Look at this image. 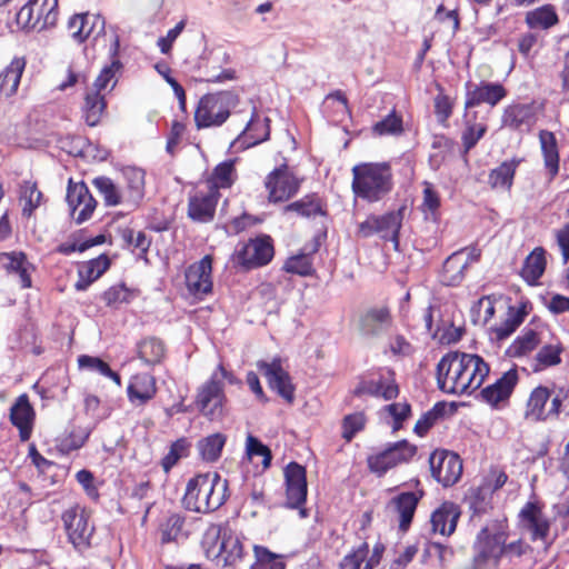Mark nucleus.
I'll return each instance as SVG.
<instances>
[{
	"mask_svg": "<svg viewBox=\"0 0 569 569\" xmlns=\"http://www.w3.org/2000/svg\"><path fill=\"white\" fill-rule=\"evenodd\" d=\"M355 397L365 395L382 398L385 400H393L399 396V386L396 381V372L393 369H380L377 378L361 380L352 391Z\"/></svg>",
	"mask_w": 569,
	"mask_h": 569,
	"instance_id": "obj_23",
	"label": "nucleus"
},
{
	"mask_svg": "<svg viewBox=\"0 0 569 569\" xmlns=\"http://www.w3.org/2000/svg\"><path fill=\"white\" fill-rule=\"evenodd\" d=\"M284 216H295L299 218H317L328 216V206L326 200L318 193L312 192L302 198L286 204L282 208Z\"/></svg>",
	"mask_w": 569,
	"mask_h": 569,
	"instance_id": "obj_31",
	"label": "nucleus"
},
{
	"mask_svg": "<svg viewBox=\"0 0 569 569\" xmlns=\"http://www.w3.org/2000/svg\"><path fill=\"white\" fill-rule=\"evenodd\" d=\"M0 263L9 274H17L21 288H31V272L34 270L27 254L22 251L0 252Z\"/></svg>",
	"mask_w": 569,
	"mask_h": 569,
	"instance_id": "obj_37",
	"label": "nucleus"
},
{
	"mask_svg": "<svg viewBox=\"0 0 569 569\" xmlns=\"http://www.w3.org/2000/svg\"><path fill=\"white\" fill-rule=\"evenodd\" d=\"M565 346L559 338L555 342L543 345L535 355L532 362V371L540 372L551 367H557L562 361Z\"/></svg>",
	"mask_w": 569,
	"mask_h": 569,
	"instance_id": "obj_47",
	"label": "nucleus"
},
{
	"mask_svg": "<svg viewBox=\"0 0 569 569\" xmlns=\"http://www.w3.org/2000/svg\"><path fill=\"white\" fill-rule=\"evenodd\" d=\"M136 293V290L128 288L126 283L121 282L103 291L101 299L107 307L117 309L122 303H130Z\"/></svg>",
	"mask_w": 569,
	"mask_h": 569,
	"instance_id": "obj_59",
	"label": "nucleus"
},
{
	"mask_svg": "<svg viewBox=\"0 0 569 569\" xmlns=\"http://www.w3.org/2000/svg\"><path fill=\"white\" fill-rule=\"evenodd\" d=\"M547 269V250L543 247H536L525 258L519 276L531 287L538 286Z\"/></svg>",
	"mask_w": 569,
	"mask_h": 569,
	"instance_id": "obj_39",
	"label": "nucleus"
},
{
	"mask_svg": "<svg viewBox=\"0 0 569 569\" xmlns=\"http://www.w3.org/2000/svg\"><path fill=\"white\" fill-rule=\"evenodd\" d=\"M184 281L189 293L198 299L212 291V257L206 254L191 263L184 272Z\"/></svg>",
	"mask_w": 569,
	"mask_h": 569,
	"instance_id": "obj_25",
	"label": "nucleus"
},
{
	"mask_svg": "<svg viewBox=\"0 0 569 569\" xmlns=\"http://www.w3.org/2000/svg\"><path fill=\"white\" fill-rule=\"evenodd\" d=\"M423 496V489L403 491L392 497L386 505V511L391 520L398 523L400 531L407 532L410 529L418 505Z\"/></svg>",
	"mask_w": 569,
	"mask_h": 569,
	"instance_id": "obj_18",
	"label": "nucleus"
},
{
	"mask_svg": "<svg viewBox=\"0 0 569 569\" xmlns=\"http://www.w3.org/2000/svg\"><path fill=\"white\" fill-rule=\"evenodd\" d=\"M124 184L121 187L126 197V204L137 207L144 196V171L136 167H128L122 172Z\"/></svg>",
	"mask_w": 569,
	"mask_h": 569,
	"instance_id": "obj_45",
	"label": "nucleus"
},
{
	"mask_svg": "<svg viewBox=\"0 0 569 569\" xmlns=\"http://www.w3.org/2000/svg\"><path fill=\"white\" fill-rule=\"evenodd\" d=\"M518 382V369L517 366H513L493 383L483 388L480 392L481 398L491 407L498 408L501 403L509 401Z\"/></svg>",
	"mask_w": 569,
	"mask_h": 569,
	"instance_id": "obj_28",
	"label": "nucleus"
},
{
	"mask_svg": "<svg viewBox=\"0 0 569 569\" xmlns=\"http://www.w3.org/2000/svg\"><path fill=\"white\" fill-rule=\"evenodd\" d=\"M157 380L147 372L136 373L130 378L127 387L129 401L134 406H144L157 395Z\"/></svg>",
	"mask_w": 569,
	"mask_h": 569,
	"instance_id": "obj_33",
	"label": "nucleus"
},
{
	"mask_svg": "<svg viewBox=\"0 0 569 569\" xmlns=\"http://www.w3.org/2000/svg\"><path fill=\"white\" fill-rule=\"evenodd\" d=\"M156 532L162 546L183 542L191 536L188 517L180 511L163 512L158 518Z\"/></svg>",
	"mask_w": 569,
	"mask_h": 569,
	"instance_id": "obj_22",
	"label": "nucleus"
},
{
	"mask_svg": "<svg viewBox=\"0 0 569 569\" xmlns=\"http://www.w3.org/2000/svg\"><path fill=\"white\" fill-rule=\"evenodd\" d=\"M66 201L71 219L78 224L91 219L98 206L86 182L72 178L68 180Z\"/></svg>",
	"mask_w": 569,
	"mask_h": 569,
	"instance_id": "obj_16",
	"label": "nucleus"
},
{
	"mask_svg": "<svg viewBox=\"0 0 569 569\" xmlns=\"http://www.w3.org/2000/svg\"><path fill=\"white\" fill-rule=\"evenodd\" d=\"M120 52V37L113 33L110 40L109 54L111 62L106 66L94 81V88L97 91L104 90L109 83L114 79L116 74L122 69V63L119 59Z\"/></svg>",
	"mask_w": 569,
	"mask_h": 569,
	"instance_id": "obj_48",
	"label": "nucleus"
},
{
	"mask_svg": "<svg viewBox=\"0 0 569 569\" xmlns=\"http://www.w3.org/2000/svg\"><path fill=\"white\" fill-rule=\"evenodd\" d=\"M222 526L219 523H210L204 530L201 539V547L206 552L208 559L218 558L221 555Z\"/></svg>",
	"mask_w": 569,
	"mask_h": 569,
	"instance_id": "obj_61",
	"label": "nucleus"
},
{
	"mask_svg": "<svg viewBox=\"0 0 569 569\" xmlns=\"http://www.w3.org/2000/svg\"><path fill=\"white\" fill-rule=\"evenodd\" d=\"M92 184L103 198L106 206L116 207L121 203H126V197L122 192V188L117 186L111 178L106 176L96 177L92 180Z\"/></svg>",
	"mask_w": 569,
	"mask_h": 569,
	"instance_id": "obj_52",
	"label": "nucleus"
},
{
	"mask_svg": "<svg viewBox=\"0 0 569 569\" xmlns=\"http://www.w3.org/2000/svg\"><path fill=\"white\" fill-rule=\"evenodd\" d=\"M543 110L545 104L537 100L530 102L512 101L502 109L500 127L512 132L530 133Z\"/></svg>",
	"mask_w": 569,
	"mask_h": 569,
	"instance_id": "obj_8",
	"label": "nucleus"
},
{
	"mask_svg": "<svg viewBox=\"0 0 569 569\" xmlns=\"http://www.w3.org/2000/svg\"><path fill=\"white\" fill-rule=\"evenodd\" d=\"M465 109H472L481 104H487L490 108L497 107L508 96L507 88L500 82L480 81L473 83L467 81L465 84Z\"/></svg>",
	"mask_w": 569,
	"mask_h": 569,
	"instance_id": "obj_19",
	"label": "nucleus"
},
{
	"mask_svg": "<svg viewBox=\"0 0 569 569\" xmlns=\"http://www.w3.org/2000/svg\"><path fill=\"white\" fill-rule=\"evenodd\" d=\"M431 476L443 487H451L462 475V460L448 450H435L429 458Z\"/></svg>",
	"mask_w": 569,
	"mask_h": 569,
	"instance_id": "obj_20",
	"label": "nucleus"
},
{
	"mask_svg": "<svg viewBox=\"0 0 569 569\" xmlns=\"http://www.w3.org/2000/svg\"><path fill=\"white\" fill-rule=\"evenodd\" d=\"M286 507L298 509L301 518L308 517L305 508L308 496L307 470L296 462H289L284 468Z\"/></svg>",
	"mask_w": 569,
	"mask_h": 569,
	"instance_id": "obj_13",
	"label": "nucleus"
},
{
	"mask_svg": "<svg viewBox=\"0 0 569 569\" xmlns=\"http://www.w3.org/2000/svg\"><path fill=\"white\" fill-rule=\"evenodd\" d=\"M392 323L391 309L388 306H375L359 316L358 329L362 336L373 338L388 330Z\"/></svg>",
	"mask_w": 569,
	"mask_h": 569,
	"instance_id": "obj_29",
	"label": "nucleus"
},
{
	"mask_svg": "<svg viewBox=\"0 0 569 569\" xmlns=\"http://www.w3.org/2000/svg\"><path fill=\"white\" fill-rule=\"evenodd\" d=\"M237 180V170L232 160L218 163L204 179V186L216 193L230 189Z\"/></svg>",
	"mask_w": 569,
	"mask_h": 569,
	"instance_id": "obj_46",
	"label": "nucleus"
},
{
	"mask_svg": "<svg viewBox=\"0 0 569 569\" xmlns=\"http://www.w3.org/2000/svg\"><path fill=\"white\" fill-rule=\"evenodd\" d=\"M221 193H216L204 186L197 187L188 197L187 216L198 223H209L214 219Z\"/></svg>",
	"mask_w": 569,
	"mask_h": 569,
	"instance_id": "obj_21",
	"label": "nucleus"
},
{
	"mask_svg": "<svg viewBox=\"0 0 569 569\" xmlns=\"http://www.w3.org/2000/svg\"><path fill=\"white\" fill-rule=\"evenodd\" d=\"M226 436L222 433H213L199 442L200 456L208 462L217 461L222 452L226 443Z\"/></svg>",
	"mask_w": 569,
	"mask_h": 569,
	"instance_id": "obj_62",
	"label": "nucleus"
},
{
	"mask_svg": "<svg viewBox=\"0 0 569 569\" xmlns=\"http://www.w3.org/2000/svg\"><path fill=\"white\" fill-rule=\"evenodd\" d=\"M383 353L396 359H403L415 353V347L403 335L395 333L389 336Z\"/></svg>",
	"mask_w": 569,
	"mask_h": 569,
	"instance_id": "obj_64",
	"label": "nucleus"
},
{
	"mask_svg": "<svg viewBox=\"0 0 569 569\" xmlns=\"http://www.w3.org/2000/svg\"><path fill=\"white\" fill-rule=\"evenodd\" d=\"M468 270V261L465 260V249H460L451 253L443 262L439 273V280L443 286H459Z\"/></svg>",
	"mask_w": 569,
	"mask_h": 569,
	"instance_id": "obj_40",
	"label": "nucleus"
},
{
	"mask_svg": "<svg viewBox=\"0 0 569 569\" xmlns=\"http://www.w3.org/2000/svg\"><path fill=\"white\" fill-rule=\"evenodd\" d=\"M61 521L68 542L78 552H84L92 547L96 526L90 509L73 503L62 511Z\"/></svg>",
	"mask_w": 569,
	"mask_h": 569,
	"instance_id": "obj_5",
	"label": "nucleus"
},
{
	"mask_svg": "<svg viewBox=\"0 0 569 569\" xmlns=\"http://www.w3.org/2000/svg\"><path fill=\"white\" fill-rule=\"evenodd\" d=\"M538 139L548 181L551 182L558 176L560 170L558 141L555 133L546 129L539 131Z\"/></svg>",
	"mask_w": 569,
	"mask_h": 569,
	"instance_id": "obj_36",
	"label": "nucleus"
},
{
	"mask_svg": "<svg viewBox=\"0 0 569 569\" xmlns=\"http://www.w3.org/2000/svg\"><path fill=\"white\" fill-rule=\"evenodd\" d=\"M522 529L530 533L532 541H546L551 529V520L545 513V502L535 499L527 501L518 513Z\"/></svg>",
	"mask_w": 569,
	"mask_h": 569,
	"instance_id": "obj_17",
	"label": "nucleus"
},
{
	"mask_svg": "<svg viewBox=\"0 0 569 569\" xmlns=\"http://www.w3.org/2000/svg\"><path fill=\"white\" fill-rule=\"evenodd\" d=\"M243 110V112H248L249 118L246 127L238 136V141L247 147H253L266 141L270 136L269 118H262L252 101H249Z\"/></svg>",
	"mask_w": 569,
	"mask_h": 569,
	"instance_id": "obj_27",
	"label": "nucleus"
},
{
	"mask_svg": "<svg viewBox=\"0 0 569 569\" xmlns=\"http://www.w3.org/2000/svg\"><path fill=\"white\" fill-rule=\"evenodd\" d=\"M563 408V398L547 386L535 387L526 401L523 418L533 423L558 420Z\"/></svg>",
	"mask_w": 569,
	"mask_h": 569,
	"instance_id": "obj_6",
	"label": "nucleus"
},
{
	"mask_svg": "<svg viewBox=\"0 0 569 569\" xmlns=\"http://www.w3.org/2000/svg\"><path fill=\"white\" fill-rule=\"evenodd\" d=\"M508 481V475L499 467H491L488 475L483 478L481 485L476 489L475 496L485 500L487 495H493L500 490Z\"/></svg>",
	"mask_w": 569,
	"mask_h": 569,
	"instance_id": "obj_55",
	"label": "nucleus"
},
{
	"mask_svg": "<svg viewBox=\"0 0 569 569\" xmlns=\"http://www.w3.org/2000/svg\"><path fill=\"white\" fill-rule=\"evenodd\" d=\"M368 418L365 411H356L346 415L341 420V438L350 443L353 438L366 429Z\"/></svg>",
	"mask_w": 569,
	"mask_h": 569,
	"instance_id": "obj_58",
	"label": "nucleus"
},
{
	"mask_svg": "<svg viewBox=\"0 0 569 569\" xmlns=\"http://www.w3.org/2000/svg\"><path fill=\"white\" fill-rule=\"evenodd\" d=\"M59 18L58 0H29L17 13L23 29L44 30L54 27Z\"/></svg>",
	"mask_w": 569,
	"mask_h": 569,
	"instance_id": "obj_11",
	"label": "nucleus"
},
{
	"mask_svg": "<svg viewBox=\"0 0 569 569\" xmlns=\"http://www.w3.org/2000/svg\"><path fill=\"white\" fill-rule=\"evenodd\" d=\"M405 210L406 207L402 206L398 210L389 211L380 216L372 213V222L375 223L377 234L385 241L393 242L395 248L399 246Z\"/></svg>",
	"mask_w": 569,
	"mask_h": 569,
	"instance_id": "obj_34",
	"label": "nucleus"
},
{
	"mask_svg": "<svg viewBox=\"0 0 569 569\" xmlns=\"http://www.w3.org/2000/svg\"><path fill=\"white\" fill-rule=\"evenodd\" d=\"M417 446L407 440L389 443L386 448L367 456L366 462L369 472L378 478L389 470L410 462L417 455Z\"/></svg>",
	"mask_w": 569,
	"mask_h": 569,
	"instance_id": "obj_7",
	"label": "nucleus"
},
{
	"mask_svg": "<svg viewBox=\"0 0 569 569\" xmlns=\"http://www.w3.org/2000/svg\"><path fill=\"white\" fill-rule=\"evenodd\" d=\"M90 432L78 425L70 423L63 432L54 439L56 450L63 456L81 449L88 441Z\"/></svg>",
	"mask_w": 569,
	"mask_h": 569,
	"instance_id": "obj_44",
	"label": "nucleus"
},
{
	"mask_svg": "<svg viewBox=\"0 0 569 569\" xmlns=\"http://www.w3.org/2000/svg\"><path fill=\"white\" fill-rule=\"evenodd\" d=\"M256 366L266 378L269 388L277 392L288 405H292L296 399V386L290 373L283 368L282 359L274 357L271 361L259 360Z\"/></svg>",
	"mask_w": 569,
	"mask_h": 569,
	"instance_id": "obj_14",
	"label": "nucleus"
},
{
	"mask_svg": "<svg viewBox=\"0 0 569 569\" xmlns=\"http://www.w3.org/2000/svg\"><path fill=\"white\" fill-rule=\"evenodd\" d=\"M461 516L460 507L452 501H443L430 517L431 530L435 533L450 537L457 528Z\"/></svg>",
	"mask_w": 569,
	"mask_h": 569,
	"instance_id": "obj_32",
	"label": "nucleus"
},
{
	"mask_svg": "<svg viewBox=\"0 0 569 569\" xmlns=\"http://www.w3.org/2000/svg\"><path fill=\"white\" fill-rule=\"evenodd\" d=\"M106 21L100 14L76 13L68 21V31L72 39L82 43L90 37H98L104 31Z\"/></svg>",
	"mask_w": 569,
	"mask_h": 569,
	"instance_id": "obj_30",
	"label": "nucleus"
},
{
	"mask_svg": "<svg viewBox=\"0 0 569 569\" xmlns=\"http://www.w3.org/2000/svg\"><path fill=\"white\" fill-rule=\"evenodd\" d=\"M490 372L482 357L461 351H449L437 365L438 388L449 395H471L478 390Z\"/></svg>",
	"mask_w": 569,
	"mask_h": 569,
	"instance_id": "obj_1",
	"label": "nucleus"
},
{
	"mask_svg": "<svg viewBox=\"0 0 569 569\" xmlns=\"http://www.w3.org/2000/svg\"><path fill=\"white\" fill-rule=\"evenodd\" d=\"M273 257L272 238L268 234H261L239 244L232 254V262L248 271L267 266Z\"/></svg>",
	"mask_w": 569,
	"mask_h": 569,
	"instance_id": "obj_9",
	"label": "nucleus"
},
{
	"mask_svg": "<svg viewBox=\"0 0 569 569\" xmlns=\"http://www.w3.org/2000/svg\"><path fill=\"white\" fill-rule=\"evenodd\" d=\"M507 538L508 533L502 529L492 530L489 526L481 528L472 545V558L490 562L500 568L505 556L503 542L507 541Z\"/></svg>",
	"mask_w": 569,
	"mask_h": 569,
	"instance_id": "obj_15",
	"label": "nucleus"
},
{
	"mask_svg": "<svg viewBox=\"0 0 569 569\" xmlns=\"http://www.w3.org/2000/svg\"><path fill=\"white\" fill-rule=\"evenodd\" d=\"M525 21L530 29L548 30L559 23L555 6L543 4L526 13Z\"/></svg>",
	"mask_w": 569,
	"mask_h": 569,
	"instance_id": "obj_51",
	"label": "nucleus"
},
{
	"mask_svg": "<svg viewBox=\"0 0 569 569\" xmlns=\"http://www.w3.org/2000/svg\"><path fill=\"white\" fill-rule=\"evenodd\" d=\"M227 401L223 382L212 375L198 388L193 403L203 417L219 421L226 415Z\"/></svg>",
	"mask_w": 569,
	"mask_h": 569,
	"instance_id": "obj_10",
	"label": "nucleus"
},
{
	"mask_svg": "<svg viewBox=\"0 0 569 569\" xmlns=\"http://www.w3.org/2000/svg\"><path fill=\"white\" fill-rule=\"evenodd\" d=\"M227 499L228 481L218 472H207L188 480L181 503L188 511L210 513L218 510Z\"/></svg>",
	"mask_w": 569,
	"mask_h": 569,
	"instance_id": "obj_2",
	"label": "nucleus"
},
{
	"mask_svg": "<svg viewBox=\"0 0 569 569\" xmlns=\"http://www.w3.org/2000/svg\"><path fill=\"white\" fill-rule=\"evenodd\" d=\"M138 358L148 367L162 365L168 356V347L164 340L156 336L142 338L137 343Z\"/></svg>",
	"mask_w": 569,
	"mask_h": 569,
	"instance_id": "obj_41",
	"label": "nucleus"
},
{
	"mask_svg": "<svg viewBox=\"0 0 569 569\" xmlns=\"http://www.w3.org/2000/svg\"><path fill=\"white\" fill-rule=\"evenodd\" d=\"M24 58H14L0 72V93L10 97L14 94L19 88L22 73L26 68Z\"/></svg>",
	"mask_w": 569,
	"mask_h": 569,
	"instance_id": "obj_49",
	"label": "nucleus"
},
{
	"mask_svg": "<svg viewBox=\"0 0 569 569\" xmlns=\"http://www.w3.org/2000/svg\"><path fill=\"white\" fill-rule=\"evenodd\" d=\"M110 258L106 253L82 263L78 269V280L74 283V289L77 291L87 290L110 268Z\"/></svg>",
	"mask_w": 569,
	"mask_h": 569,
	"instance_id": "obj_42",
	"label": "nucleus"
},
{
	"mask_svg": "<svg viewBox=\"0 0 569 569\" xmlns=\"http://www.w3.org/2000/svg\"><path fill=\"white\" fill-rule=\"evenodd\" d=\"M371 132L376 137H400L405 133L403 118L393 108L385 118L371 127Z\"/></svg>",
	"mask_w": 569,
	"mask_h": 569,
	"instance_id": "obj_53",
	"label": "nucleus"
},
{
	"mask_svg": "<svg viewBox=\"0 0 569 569\" xmlns=\"http://www.w3.org/2000/svg\"><path fill=\"white\" fill-rule=\"evenodd\" d=\"M541 343V331L537 328L525 327L520 335L508 346L505 355L508 358L520 359L532 355Z\"/></svg>",
	"mask_w": 569,
	"mask_h": 569,
	"instance_id": "obj_38",
	"label": "nucleus"
},
{
	"mask_svg": "<svg viewBox=\"0 0 569 569\" xmlns=\"http://www.w3.org/2000/svg\"><path fill=\"white\" fill-rule=\"evenodd\" d=\"M19 201L22 206V216L30 219L43 201V193L36 181L24 180L19 187Z\"/></svg>",
	"mask_w": 569,
	"mask_h": 569,
	"instance_id": "obj_50",
	"label": "nucleus"
},
{
	"mask_svg": "<svg viewBox=\"0 0 569 569\" xmlns=\"http://www.w3.org/2000/svg\"><path fill=\"white\" fill-rule=\"evenodd\" d=\"M221 555H223L224 565H234L241 561L244 556V547L237 536H224L220 543Z\"/></svg>",
	"mask_w": 569,
	"mask_h": 569,
	"instance_id": "obj_63",
	"label": "nucleus"
},
{
	"mask_svg": "<svg viewBox=\"0 0 569 569\" xmlns=\"http://www.w3.org/2000/svg\"><path fill=\"white\" fill-rule=\"evenodd\" d=\"M351 173L355 197L368 203L381 201L393 189V173L389 162H360L352 167Z\"/></svg>",
	"mask_w": 569,
	"mask_h": 569,
	"instance_id": "obj_3",
	"label": "nucleus"
},
{
	"mask_svg": "<svg viewBox=\"0 0 569 569\" xmlns=\"http://www.w3.org/2000/svg\"><path fill=\"white\" fill-rule=\"evenodd\" d=\"M190 448L191 443L184 437L173 441L168 452L160 460L163 472L168 475L182 458H187L190 455Z\"/></svg>",
	"mask_w": 569,
	"mask_h": 569,
	"instance_id": "obj_56",
	"label": "nucleus"
},
{
	"mask_svg": "<svg viewBox=\"0 0 569 569\" xmlns=\"http://www.w3.org/2000/svg\"><path fill=\"white\" fill-rule=\"evenodd\" d=\"M78 367L100 373L101 376L110 378L118 386H121V377L118 372L113 371L109 363L99 357L89 355H81L78 357Z\"/></svg>",
	"mask_w": 569,
	"mask_h": 569,
	"instance_id": "obj_60",
	"label": "nucleus"
},
{
	"mask_svg": "<svg viewBox=\"0 0 569 569\" xmlns=\"http://www.w3.org/2000/svg\"><path fill=\"white\" fill-rule=\"evenodd\" d=\"M106 109L104 97L100 91H93L86 94L83 116L86 123L90 127H94L99 123L101 116Z\"/></svg>",
	"mask_w": 569,
	"mask_h": 569,
	"instance_id": "obj_57",
	"label": "nucleus"
},
{
	"mask_svg": "<svg viewBox=\"0 0 569 569\" xmlns=\"http://www.w3.org/2000/svg\"><path fill=\"white\" fill-rule=\"evenodd\" d=\"M9 420L18 429L20 441L26 442L31 438L36 411L27 393L17 397L9 410Z\"/></svg>",
	"mask_w": 569,
	"mask_h": 569,
	"instance_id": "obj_26",
	"label": "nucleus"
},
{
	"mask_svg": "<svg viewBox=\"0 0 569 569\" xmlns=\"http://www.w3.org/2000/svg\"><path fill=\"white\" fill-rule=\"evenodd\" d=\"M254 561L249 569H286L287 563L284 556L272 552L264 546L254 545L253 548Z\"/></svg>",
	"mask_w": 569,
	"mask_h": 569,
	"instance_id": "obj_54",
	"label": "nucleus"
},
{
	"mask_svg": "<svg viewBox=\"0 0 569 569\" xmlns=\"http://www.w3.org/2000/svg\"><path fill=\"white\" fill-rule=\"evenodd\" d=\"M302 179H299L284 160L279 167L270 171L264 179L268 201L271 203L286 202L300 190Z\"/></svg>",
	"mask_w": 569,
	"mask_h": 569,
	"instance_id": "obj_12",
	"label": "nucleus"
},
{
	"mask_svg": "<svg viewBox=\"0 0 569 569\" xmlns=\"http://www.w3.org/2000/svg\"><path fill=\"white\" fill-rule=\"evenodd\" d=\"M523 161V158L513 157L491 169L488 174V184L490 188L493 190L510 191L517 169Z\"/></svg>",
	"mask_w": 569,
	"mask_h": 569,
	"instance_id": "obj_43",
	"label": "nucleus"
},
{
	"mask_svg": "<svg viewBox=\"0 0 569 569\" xmlns=\"http://www.w3.org/2000/svg\"><path fill=\"white\" fill-rule=\"evenodd\" d=\"M386 549V545L380 540L373 545L371 550L369 543L362 541L342 557L338 569H375L380 565Z\"/></svg>",
	"mask_w": 569,
	"mask_h": 569,
	"instance_id": "obj_24",
	"label": "nucleus"
},
{
	"mask_svg": "<svg viewBox=\"0 0 569 569\" xmlns=\"http://www.w3.org/2000/svg\"><path fill=\"white\" fill-rule=\"evenodd\" d=\"M319 248L320 242L315 238L312 242L305 246L300 252L288 257L283 262L282 270L287 273L300 277H312L316 273L312 256L319 250Z\"/></svg>",
	"mask_w": 569,
	"mask_h": 569,
	"instance_id": "obj_35",
	"label": "nucleus"
},
{
	"mask_svg": "<svg viewBox=\"0 0 569 569\" xmlns=\"http://www.w3.org/2000/svg\"><path fill=\"white\" fill-rule=\"evenodd\" d=\"M240 103L238 93L232 90H222L203 94L194 110L197 129L221 127L233 113H243V109H236Z\"/></svg>",
	"mask_w": 569,
	"mask_h": 569,
	"instance_id": "obj_4",
	"label": "nucleus"
}]
</instances>
